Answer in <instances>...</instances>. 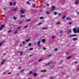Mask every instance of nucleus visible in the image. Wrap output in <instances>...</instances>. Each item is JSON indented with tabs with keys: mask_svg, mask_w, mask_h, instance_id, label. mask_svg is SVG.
I'll return each instance as SVG.
<instances>
[{
	"mask_svg": "<svg viewBox=\"0 0 79 79\" xmlns=\"http://www.w3.org/2000/svg\"><path fill=\"white\" fill-rule=\"evenodd\" d=\"M42 61V59H40L38 60V62H40V61Z\"/></svg>",
	"mask_w": 79,
	"mask_h": 79,
	"instance_id": "31",
	"label": "nucleus"
},
{
	"mask_svg": "<svg viewBox=\"0 0 79 79\" xmlns=\"http://www.w3.org/2000/svg\"><path fill=\"white\" fill-rule=\"evenodd\" d=\"M46 49H47V48H45V47L43 48V50H46Z\"/></svg>",
	"mask_w": 79,
	"mask_h": 79,
	"instance_id": "43",
	"label": "nucleus"
},
{
	"mask_svg": "<svg viewBox=\"0 0 79 79\" xmlns=\"http://www.w3.org/2000/svg\"><path fill=\"white\" fill-rule=\"evenodd\" d=\"M66 16L64 15V16L62 17V19H64V18H66Z\"/></svg>",
	"mask_w": 79,
	"mask_h": 79,
	"instance_id": "18",
	"label": "nucleus"
},
{
	"mask_svg": "<svg viewBox=\"0 0 79 79\" xmlns=\"http://www.w3.org/2000/svg\"><path fill=\"white\" fill-rule=\"evenodd\" d=\"M18 33L17 32V31H16L14 33V34H17Z\"/></svg>",
	"mask_w": 79,
	"mask_h": 79,
	"instance_id": "42",
	"label": "nucleus"
},
{
	"mask_svg": "<svg viewBox=\"0 0 79 79\" xmlns=\"http://www.w3.org/2000/svg\"><path fill=\"white\" fill-rule=\"evenodd\" d=\"M29 39L26 40V42H29Z\"/></svg>",
	"mask_w": 79,
	"mask_h": 79,
	"instance_id": "41",
	"label": "nucleus"
},
{
	"mask_svg": "<svg viewBox=\"0 0 79 79\" xmlns=\"http://www.w3.org/2000/svg\"><path fill=\"white\" fill-rule=\"evenodd\" d=\"M11 31L10 30H9V31H8L7 32L8 33H9V32H11Z\"/></svg>",
	"mask_w": 79,
	"mask_h": 79,
	"instance_id": "47",
	"label": "nucleus"
},
{
	"mask_svg": "<svg viewBox=\"0 0 79 79\" xmlns=\"http://www.w3.org/2000/svg\"><path fill=\"white\" fill-rule=\"evenodd\" d=\"M4 61H5V60H4L1 63V64H3Z\"/></svg>",
	"mask_w": 79,
	"mask_h": 79,
	"instance_id": "23",
	"label": "nucleus"
},
{
	"mask_svg": "<svg viewBox=\"0 0 79 79\" xmlns=\"http://www.w3.org/2000/svg\"><path fill=\"white\" fill-rule=\"evenodd\" d=\"M53 79V77H52L50 78V79Z\"/></svg>",
	"mask_w": 79,
	"mask_h": 79,
	"instance_id": "58",
	"label": "nucleus"
},
{
	"mask_svg": "<svg viewBox=\"0 0 79 79\" xmlns=\"http://www.w3.org/2000/svg\"><path fill=\"white\" fill-rule=\"evenodd\" d=\"M37 45H38V47H40V44H38Z\"/></svg>",
	"mask_w": 79,
	"mask_h": 79,
	"instance_id": "52",
	"label": "nucleus"
},
{
	"mask_svg": "<svg viewBox=\"0 0 79 79\" xmlns=\"http://www.w3.org/2000/svg\"><path fill=\"white\" fill-rule=\"evenodd\" d=\"M21 67H19V69H21Z\"/></svg>",
	"mask_w": 79,
	"mask_h": 79,
	"instance_id": "56",
	"label": "nucleus"
},
{
	"mask_svg": "<svg viewBox=\"0 0 79 79\" xmlns=\"http://www.w3.org/2000/svg\"><path fill=\"white\" fill-rule=\"evenodd\" d=\"M73 23V22H70L69 23V24H70V25H71V24H72Z\"/></svg>",
	"mask_w": 79,
	"mask_h": 79,
	"instance_id": "36",
	"label": "nucleus"
},
{
	"mask_svg": "<svg viewBox=\"0 0 79 79\" xmlns=\"http://www.w3.org/2000/svg\"><path fill=\"white\" fill-rule=\"evenodd\" d=\"M5 41H2V42H1L2 43V44H3V43H5Z\"/></svg>",
	"mask_w": 79,
	"mask_h": 79,
	"instance_id": "51",
	"label": "nucleus"
},
{
	"mask_svg": "<svg viewBox=\"0 0 79 79\" xmlns=\"http://www.w3.org/2000/svg\"><path fill=\"white\" fill-rule=\"evenodd\" d=\"M53 55L52 54H49L48 55V57H50V56H52Z\"/></svg>",
	"mask_w": 79,
	"mask_h": 79,
	"instance_id": "15",
	"label": "nucleus"
},
{
	"mask_svg": "<svg viewBox=\"0 0 79 79\" xmlns=\"http://www.w3.org/2000/svg\"><path fill=\"white\" fill-rule=\"evenodd\" d=\"M76 28H73V32L74 33H76V32H77V31L76 30Z\"/></svg>",
	"mask_w": 79,
	"mask_h": 79,
	"instance_id": "1",
	"label": "nucleus"
},
{
	"mask_svg": "<svg viewBox=\"0 0 79 79\" xmlns=\"http://www.w3.org/2000/svg\"><path fill=\"white\" fill-rule=\"evenodd\" d=\"M64 61H62V60H61L60 62V64H61V63H63V62Z\"/></svg>",
	"mask_w": 79,
	"mask_h": 79,
	"instance_id": "25",
	"label": "nucleus"
},
{
	"mask_svg": "<svg viewBox=\"0 0 79 79\" xmlns=\"http://www.w3.org/2000/svg\"><path fill=\"white\" fill-rule=\"evenodd\" d=\"M41 72H46L47 70H41Z\"/></svg>",
	"mask_w": 79,
	"mask_h": 79,
	"instance_id": "16",
	"label": "nucleus"
},
{
	"mask_svg": "<svg viewBox=\"0 0 79 79\" xmlns=\"http://www.w3.org/2000/svg\"><path fill=\"white\" fill-rule=\"evenodd\" d=\"M23 44H26V42L25 41H23L22 42Z\"/></svg>",
	"mask_w": 79,
	"mask_h": 79,
	"instance_id": "40",
	"label": "nucleus"
},
{
	"mask_svg": "<svg viewBox=\"0 0 79 79\" xmlns=\"http://www.w3.org/2000/svg\"><path fill=\"white\" fill-rule=\"evenodd\" d=\"M23 54V52H20V55H22Z\"/></svg>",
	"mask_w": 79,
	"mask_h": 79,
	"instance_id": "53",
	"label": "nucleus"
},
{
	"mask_svg": "<svg viewBox=\"0 0 79 79\" xmlns=\"http://www.w3.org/2000/svg\"><path fill=\"white\" fill-rule=\"evenodd\" d=\"M33 7H35V5L33 4L32 5Z\"/></svg>",
	"mask_w": 79,
	"mask_h": 79,
	"instance_id": "35",
	"label": "nucleus"
},
{
	"mask_svg": "<svg viewBox=\"0 0 79 79\" xmlns=\"http://www.w3.org/2000/svg\"><path fill=\"white\" fill-rule=\"evenodd\" d=\"M74 36H77V35H70L69 37H74Z\"/></svg>",
	"mask_w": 79,
	"mask_h": 79,
	"instance_id": "2",
	"label": "nucleus"
},
{
	"mask_svg": "<svg viewBox=\"0 0 79 79\" xmlns=\"http://www.w3.org/2000/svg\"><path fill=\"white\" fill-rule=\"evenodd\" d=\"M67 19H68V21H70V20H71V19L69 18H67Z\"/></svg>",
	"mask_w": 79,
	"mask_h": 79,
	"instance_id": "17",
	"label": "nucleus"
},
{
	"mask_svg": "<svg viewBox=\"0 0 79 79\" xmlns=\"http://www.w3.org/2000/svg\"><path fill=\"white\" fill-rule=\"evenodd\" d=\"M47 29V28L46 27H44L43 28V29Z\"/></svg>",
	"mask_w": 79,
	"mask_h": 79,
	"instance_id": "44",
	"label": "nucleus"
},
{
	"mask_svg": "<svg viewBox=\"0 0 79 79\" xmlns=\"http://www.w3.org/2000/svg\"><path fill=\"white\" fill-rule=\"evenodd\" d=\"M32 50H33V48H30L29 49V51H31Z\"/></svg>",
	"mask_w": 79,
	"mask_h": 79,
	"instance_id": "39",
	"label": "nucleus"
},
{
	"mask_svg": "<svg viewBox=\"0 0 79 79\" xmlns=\"http://www.w3.org/2000/svg\"><path fill=\"white\" fill-rule=\"evenodd\" d=\"M77 33H79V29H78L77 31Z\"/></svg>",
	"mask_w": 79,
	"mask_h": 79,
	"instance_id": "38",
	"label": "nucleus"
},
{
	"mask_svg": "<svg viewBox=\"0 0 79 79\" xmlns=\"http://www.w3.org/2000/svg\"><path fill=\"white\" fill-rule=\"evenodd\" d=\"M42 24L41 23H40L39 24H37V26H39V25H40Z\"/></svg>",
	"mask_w": 79,
	"mask_h": 79,
	"instance_id": "28",
	"label": "nucleus"
},
{
	"mask_svg": "<svg viewBox=\"0 0 79 79\" xmlns=\"http://www.w3.org/2000/svg\"><path fill=\"white\" fill-rule=\"evenodd\" d=\"M28 27V26L27 25L24 27L23 28V29H25V28H27Z\"/></svg>",
	"mask_w": 79,
	"mask_h": 79,
	"instance_id": "21",
	"label": "nucleus"
},
{
	"mask_svg": "<svg viewBox=\"0 0 79 79\" xmlns=\"http://www.w3.org/2000/svg\"><path fill=\"white\" fill-rule=\"evenodd\" d=\"M17 10V8H14L12 10V11H16Z\"/></svg>",
	"mask_w": 79,
	"mask_h": 79,
	"instance_id": "11",
	"label": "nucleus"
},
{
	"mask_svg": "<svg viewBox=\"0 0 79 79\" xmlns=\"http://www.w3.org/2000/svg\"><path fill=\"white\" fill-rule=\"evenodd\" d=\"M19 46H20V47H22V44H20V45H19Z\"/></svg>",
	"mask_w": 79,
	"mask_h": 79,
	"instance_id": "60",
	"label": "nucleus"
},
{
	"mask_svg": "<svg viewBox=\"0 0 79 79\" xmlns=\"http://www.w3.org/2000/svg\"><path fill=\"white\" fill-rule=\"evenodd\" d=\"M51 63H52V62H51L50 63H48L47 64H46V65H48V64H50Z\"/></svg>",
	"mask_w": 79,
	"mask_h": 79,
	"instance_id": "37",
	"label": "nucleus"
},
{
	"mask_svg": "<svg viewBox=\"0 0 79 79\" xmlns=\"http://www.w3.org/2000/svg\"><path fill=\"white\" fill-rule=\"evenodd\" d=\"M55 6H52V9L54 10V9H55Z\"/></svg>",
	"mask_w": 79,
	"mask_h": 79,
	"instance_id": "10",
	"label": "nucleus"
},
{
	"mask_svg": "<svg viewBox=\"0 0 79 79\" xmlns=\"http://www.w3.org/2000/svg\"><path fill=\"white\" fill-rule=\"evenodd\" d=\"M11 74V72H10L8 73L9 74Z\"/></svg>",
	"mask_w": 79,
	"mask_h": 79,
	"instance_id": "57",
	"label": "nucleus"
},
{
	"mask_svg": "<svg viewBox=\"0 0 79 79\" xmlns=\"http://www.w3.org/2000/svg\"><path fill=\"white\" fill-rule=\"evenodd\" d=\"M30 21H31V19H27L25 21V22H29Z\"/></svg>",
	"mask_w": 79,
	"mask_h": 79,
	"instance_id": "5",
	"label": "nucleus"
},
{
	"mask_svg": "<svg viewBox=\"0 0 79 79\" xmlns=\"http://www.w3.org/2000/svg\"><path fill=\"white\" fill-rule=\"evenodd\" d=\"M20 11L22 14H24L25 13V11H24V10H21Z\"/></svg>",
	"mask_w": 79,
	"mask_h": 79,
	"instance_id": "4",
	"label": "nucleus"
},
{
	"mask_svg": "<svg viewBox=\"0 0 79 79\" xmlns=\"http://www.w3.org/2000/svg\"><path fill=\"white\" fill-rule=\"evenodd\" d=\"M26 3H27V4H28V5H30L31 4V3L29 2V1H27L26 2Z\"/></svg>",
	"mask_w": 79,
	"mask_h": 79,
	"instance_id": "12",
	"label": "nucleus"
},
{
	"mask_svg": "<svg viewBox=\"0 0 79 79\" xmlns=\"http://www.w3.org/2000/svg\"><path fill=\"white\" fill-rule=\"evenodd\" d=\"M60 22H58L56 23V24L57 25L60 24Z\"/></svg>",
	"mask_w": 79,
	"mask_h": 79,
	"instance_id": "34",
	"label": "nucleus"
},
{
	"mask_svg": "<svg viewBox=\"0 0 79 79\" xmlns=\"http://www.w3.org/2000/svg\"><path fill=\"white\" fill-rule=\"evenodd\" d=\"M16 5V3H14V4H13V5H14V6H15V5Z\"/></svg>",
	"mask_w": 79,
	"mask_h": 79,
	"instance_id": "63",
	"label": "nucleus"
},
{
	"mask_svg": "<svg viewBox=\"0 0 79 79\" xmlns=\"http://www.w3.org/2000/svg\"><path fill=\"white\" fill-rule=\"evenodd\" d=\"M40 41H39L37 43V45H39L40 44Z\"/></svg>",
	"mask_w": 79,
	"mask_h": 79,
	"instance_id": "22",
	"label": "nucleus"
},
{
	"mask_svg": "<svg viewBox=\"0 0 79 79\" xmlns=\"http://www.w3.org/2000/svg\"><path fill=\"white\" fill-rule=\"evenodd\" d=\"M46 5H47L48 6H49V4H48V3H47Z\"/></svg>",
	"mask_w": 79,
	"mask_h": 79,
	"instance_id": "45",
	"label": "nucleus"
},
{
	"mask_svg": "<svg viewBox=\"0 0 79 79\" xmlns=\"http://www.w3.org/2000/svg\"><path fill=\"white\" fill-rule=\"evenodd\" d=\"M75 64H77V61H76L75 62Z\"/></svg>",
	"mask_w": 79,
	"mask_h": 79,
	"instance_id": "62",
	"label": "nucleus"
},
{
	"mask_svg": "<svg viewBox=\"0 0 79 79\" xmlns=\"http://www.w3.org/2000/svg\"><path fill=\"white\" fill-rule=\"evenodd\" d=\"M37 75H38V74L37 73H34L33 74V75L34 76H37Z\"/></svg>",
	"mask_w": 79,
	"mask_h": 79,
	"instance_id": "9",
	"label": "nucleus"
},
{
	"mask_svg": "<svg viewBox=\"0 0 79 79\" xmlns=\"http://www.w3.org/2000/svg\"><path fill=\"white\" fill-rule=\"evenodd\" d=\"M19 73H16V74L17 76H18L19 75Z\"/></svg>",
	"mask_w": 79,
	"mask_h": 79,
	"instance_id": "48",
	"label": "nucleus"
},
{
	"mask_svg": "<svg viewBox=\"0 0 79 79\" xmlns=\"http://www.w3.org/2000/svg\"><path fill=\"white\" fill-rule=\"evenodd\" d=\"M72 57V56H69L67 57L66 58V59L67 60H68L69 59H71V58Z\"/></svg>",
	"mask_w": 79,
	"mask_h": 79,
	"instance_id": "7",
	"label": "nucleus"
},
{
	"mask_svg": "<svg viewBox=\"0 0 79 79\" xmlns=\"http://www.w3.org/2000/svg\"><path fill=\"white\" fill-rule=\"evenodd\" d=\"M59 68H63V67H59Z\"/></svg>",
	"mask_w": 79,
	"mask_h": 79,
	"instance_id": "64",
	"label": "nucleus"
},
{
	"mask_svg": "<svg viewBox=\"0 0 79 79\" xmlns=\"http://www.w3.org/2000/svg\"><path fill=\"white\" fill-rule=\"evenodd\" d=\"M77 15H79V12H77Z\"/></svg>",
	"mask_w": 79,
	"mask_h": 79,
	"instance_id": "59",
	"label": "nucleus"
},
{
	"mask_svg": "<svg viewBox=\"0 0 79 79\" xmlns=\"http://www.w3.org/2000/svg\"><path fill=\"white\" fill-rule=\"evenodd\" d=\"M32 73V72L31 71H30L29 73V74H31Z\"/></svg>",
	"mask_w": 79,
	"mask_h": 79,
	"instance_id": "27",
	"label": "nucleus"
},
{
	"mask_svg": "<svg viewBox=\"0 0 79 79\" xmlns=\"http://www.w3.org/2000/svg\"><path fill=\"white\" fill-rule=\"evenodd\" d=\"M13 19H14V20H16V17H13Z\"/></svg>",
	"mask_w": 79,
	"mask_h": 79,
	"instance_id": "30",
	"label": "nucleus"
},
{
	"mask_svg": "<svg viewBox=\"0 0 79 79\" xmlns=\"http://www.w3.org/2000/svg\"><path fill=\"white\" fill-rule=\"evenodd\" d=\"M44 17H40V19H44Z\"/></svg>",
	"mask_w": 79,
	"mask_h": 79,
	"instance_id": "14",
	"label": "nucleus"
},
{
	"mask_svg": "<svg viewBox=\"0 0 79 79\" xmlns=\"http://www.w3.org/2000/svg\"><path fill=\"white\" fill-rule=\"evenodd\" d=\"M3 55L5 56L6 55V53H4L3 54Z\"/></svg>",
	"mask_w": 79,
	"mask_h": 79,
	"instance_id": "54",
	"label": "nucleus"
},
{
	"mask_svg": "<svg viewBox=\"0 0 79 79\" xmlns=\"http://www.w3.org/2000/svg\"><path fill=\"white\" fill-rule=\"evenodd\" d=\"M57 50V48H56L55 49L54 51H55L56 52Z\"/></svg>",
	"mask_w": 79,
	"mask_h": 79,
	"instance_id": "46",
	"label": "nucleus"
},
{
	"mask_svg": "<svg viewBox=\"0 0 79 79\" xmlns=\"http://www.w3.org/2000/svg\"><path fill=\"white\" fill-rule=\"evenodd\" d=\"M2 43L1 42V43H0V46H1V45H2Z\"/></svg>",
	"mask_w": 79,
	"mask_h": 79,
	"instance_id": "49",
	"label": "nucleus"
},
{
	"mask_svg": "<svg viewBox=\"0 0 79 79\" xmlns=\"http://www.w3.org/2000/svg\"><path fill=\"white\" fill-rule=\"evenodd\" d=\"M58 15H59V16H61V14H60V13H59V14H58Z\"/></svg>",
	"mask_w": 79,
	"mask_h": 79,
	"instance_id": "50",
	"label": "nucleus"
},
{
	"mask_svg": "<svg viewBox=\"0 0 79 79\" xmlns=\"http://www.w3.org/2000/svg\"><path fill=\"white\" fill-rule=\"evenodd\" d=\"M21 28V27H19L18 28V29H20Z\"/></svg>",
	"mask_w": 79,
	"mask_h": 79,
	"instance_id": "61",
	"label": "nucleus"
},
{
	"mask_svg": "<svg viewBox=\"0 0 79 79\" xmlns=\"http://www.w3.org/2000/svg\"><path fill=\"white\" fill-rule=\"evenodd\" d=\"M3 27H4V25H2L0 28V31H2V28H3Z\"/></svg>",
	"mask_w": 79,
	"mask_h": 79,
	"instance_id": "3",
	"label": "nucleus"
},
{
	"mask_svg": "<svg viewBox=\"0 0 79 79\" xmlns=\"http://www.w3.org/2000/svg\"><path fill=\"white\" fill-rule=\"evenodd\" d=\"M78 39V38H73V40L74 41H76V40H77Z\"/></svg>",
	"mask_w": 79,
	"mask_h": 79,
	"instance_id": "8",
	"label": "nucleus"
},
{
	"mask_svg": "<svg viewBox=\"0 0 79 79\" xmlns=\"http://www.w3.org/2000/svg\"><path fill=\"white\" fill-rule=\"evenodd\" d=\"M52 39H55V36H52Z\"/></svg>",
	"mask_w": 79,
	"mask_h": 79,
	"instance_id": "33",
	"label": "nucleus"
},
{
	"mask_svg": "<svg viewBox=\"0 0 79 79\" xmlns=\"http://www.w3.org/2000/svg\"><path fill=\"white\" fill-rule=\"evenodd\" d=\"M78 3H79V1L77 0L75 1V5H77V4H78Z\"/></svg>",
	"mask_w": 79,
	"mask_h": 79,
	"instance_id": "6",
	"label": "nucleus"
},
{
	"mask_svg": "<svg viewBox=\"0 0 79 79\" xmlns=\"http://www.w3.org/2000/svg\"><path fill=\"white\" fill-rule=\"evenodd\" d=\"M32 56V55H29V57H31V56Z\"/></svg>",
	"mask_w": 79,
	"mask_h": 79,
	"instance_id": "55",
	"label": "nucleus"
},
{
	"mask_svg": "<svg viewBox=\"0 0 79 79\" xmlns=\"http://www.w3.org/2000/svg\"><path fill=\"white\" fill-rule=\"evenodd\" d=\"M49 13H50V12H49V11H47V13H46L47 15H48L49 14Z\"/></svg>",
	"mask_w": 79,
	"mask_h": 79,
	"instance_id": "32",
	"label": "nucleus"
},
{
	"mask_svg": "<svg viewBox=\"0 0 79 79\" xmlns=\"http://www.w3.org/2000/svg\"><path fill=\"white\" fill-rule=\"evenodd\" d=\"M32 45V44H31V43H29V44H28V46H31V45Z\"/></svg>",
	"mask_w": 79,
	"mask_h": 79,
	"instance_id": "29",
	"label": "nucleus"
},
{
	"mask_svg": "<svg viewBox=\"0 0 79 79\" xmlns=\"http://www.w3.org/2000/svg\"><path fill=\"white\" fill-rule=\"evenodd\" d=\"M13 5V3L11 2H10L9 4V6H11Z\"/></svg>",
	"mask_w": 79,
	"mask_h": 79,
	"instance_id": "20",
	"label": "nucleus"
},
{
	"mask_svg": "<svg viewBox=\"0 0 79 79\" xmlns=\"http://www.w3.org/2000/svg\"><path fill=\"white\" fill-rule=\"evenodd\" d=\"M42 41H43V42H45V39H43L42 40Z\"/></svg>",
	"mask_w": 79,
	"mask_h": 79,
	"instance_id": "19",
	"label": "nucleus"
},
{
	"mask_svg": "<svg viewBox=\"0 0 79 79\" xmlns=\"http://www.w3.org/2000/svg\"><path fill=\"white\" fill-rule=\"evenodd\" d=\"M57 14V12H55L54 13V15H56Z\"/></svg>",
	"mask_w": 79,
	"mask_h": 79,
	"instance_id": "24",
	"label": "nucleus"
},
{
	"mask_svg": "<svg viewBox=\"0 0 79 79\" xmlns=\"http://www.w3.org/2000/svg\"><path fill=\"white\" fill-rule=\"evenodd\" d=\"M24 69H22L21 70V72H24Z\"/></svg>",
	"mask_w": 79,
	"mask_h": 79,
	"instance_id": "26",
	"label": "nucleus"
},
{
	"mask_svg": "<svg viewBox=\"0 0 79 79\" xmlns=\"http://www.w3.org/2000/svg\"><path fill=\"white\" fill-rule=\"evenodd\" d=\"M26 16L25 15H21L20 16V18H23V17H25Z\"/></svg>",
	"mask_w": 79,
	"mask_h": 79,
	"instance_id": "13",
	"label": "nucleus"
}]
</instances>
